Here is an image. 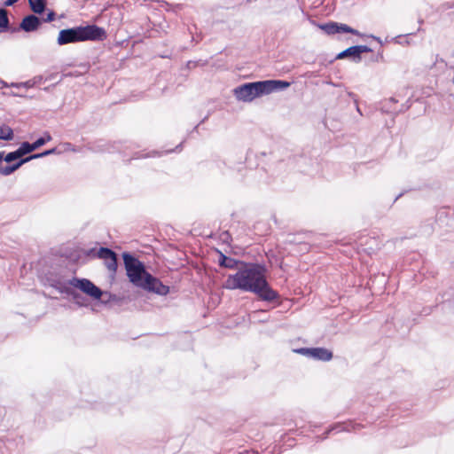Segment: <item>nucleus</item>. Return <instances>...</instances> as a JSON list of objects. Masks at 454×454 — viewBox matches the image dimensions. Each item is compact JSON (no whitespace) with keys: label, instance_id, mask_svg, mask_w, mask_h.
I'll return each mask as SVG.
<instances>
[{"label":"nucleus","instance_id":"3","mask_svg":"<svg viewBox=\"0 0 454 454\" xmlns=\"http://www.w3.org/2000/svg\"><path fill=\"white\" fill-rule=\"evenodd\" d=\"M107 38L106 30L93 23L64 28L59 32L57 43L60 46L82 42H103Z\"/></svg>","mask_w":454,"mask_h":454},{"label":"nucleus","instance_id":"20","mask_svg":"<svg viewBox=\"0 0 454 454\" xmlns=\"http://www.w3.org/2000/svg\"><path fill=\"white\" fill-rule=\"evenodd\" d=\"M17 151L20 154V157H22V156L33 152L34 148L32 147V144H30L28 142H23L20 145V146L19 147V149H17Z\"/></svg>","mask_w":454,"mask_h":454},{"label":"nucleus","instance_id":"27","mask_svg":"<svg viewBox=\"0 0 454 454\" xmlns=\"http://www.w3.org/2000/svg\"><path fill=\"white\" fill-rule=\"evenodd\" d=\"M20 0H5L4 4V6H12L16 3H18Z\"/></svg>","mask_w":454,"mask_h":454},{"label":"nucleus","instance_id":"9","mask_svg":"<svg viewBox=\"0 0 454 454\" xmlns=\"http://www.w3.org/2000/svg\"><path fill=\"white\" fill-rule=\"evenodd\" d=\"M41 25V18L35 14H28L21 20L18 30L20 29L26 33H31L37 31Z\"/></svg>","mask_w":454,"mask_h":454},{"label":"nucleus","instance_id":"22","mask_svg":"<svg viewBox=\"0 0 454 454\" xmlns=\"http://www.w3.org/2000/svg\"><path fill=\"white\" fill-rule=\"evenodd\" d=\"M21 158L20 154L18 153V151L11 152L7 153L5 156L4 155V160L6 162H12L13 160H16L18 159Z\"/></svg>","mask_w":454,"mask_h":454},{"label":"nucleus","instance_id":"28","mask_svg":"<svg viewBox=\"0 0 454 454\" xmlns=\"http://www.w3.org/2000/svg\"><path fill=\"white\" fill-rule=\"evenodd\" d=\"M197 66V62L196 61H192V60H190L187 62V67L188 68H192V67H194Z\"/></svg>","mask_w":454,"mask_h":454},{"label":"nucleus","instance_id":"31","mask_svg":"<svg viewBox=\"0 0 454 454\" xmlns=\"http://www.w3.org/2000/svg\"><path fill=\"white\" fill-rule=\"evenodd\" d=\"M44 137V140H45V144L51 140V136L48 132L44 133V137Z\"/></svg>","mask_w":454,"mask_h":454},{"label":"nucleus","instance_id":"12","mask_svg":"<svg viewBox=\"0 0 454 454\" xmlns=\"http://www.w3.org/2000/svg\"><path fill=\"white\" fill-rule=\"evenodd\" d=\"M8 31L14 33L18 31V28L11 27L10 20L8 18V12L4 8H0V33Z\"/></svg>","mask_w":454,"mask_h":454},{"label":"nucleus","instance_id":"13","mask_svg":"<svg viewBox=\"0 0 454 454\" xmlns=\"http://www.w3.org/2000/svg\"><path fill=\"white\" fill-rule=\"evenodd\" d=\"M28 4L35 14L42 15L46 10L47 2L46 0H28Z\"/></svg>","mask_w":454,"mask_h":454},{"label":"nucleus","instance_id":"39","mask_svg":"<svg viewBox=\"0 0 454 454\" xmlns=\"http://www.w3.org/2000/svg\"><path fill=\"white\" fill-rule=\"evenodd\" d=\"M143 157L142 155H137L136 158H141Z\"/></svg>","mask_w":454,"mask_h":454},{"label":"nucleus","instance_id":"34","mask_svg":"<svg viewBox=\"0 0 454 454\" xmlns=\"http://www.w3.org/2000/svg\"><path fill=\"white\" fill-rule=\"evenodd\" d=\"M156 155H160V153L158 152L153 151L152 153V154H147V155H145V157H153V156H156Z\"/></svg>","mask_w":454,"mask_h":454},{"label":"nucleus","instance_id":"2","mask_svg":"<svg viewBox=\"0 0 454 454\" xmlns=\"http://www.w3.org/2000/svg\"><path fill=\"white\" fill-rule=\"evenodd\" d=\"M291 82L285 80H262L240 84L233 89V95L242 102H251L256 98L281 91L290 87Z\"/></svg>","mask_w":454,"mask_h":454},{"label":"nucleus","instance_id":"30","mask_svg":"<svg viewBox=\"0 0 454 454\" xmlns=\"http://www.w3.org/2000/svg\"><path fill=\"white\" fill-rule=\"evenodd\" d=\"M32 80L35 81V85H36V84H40L42 82L43 77L42 76H35Z\"/></svg>","mask_w":454,"mask_h":454},{"label":"nucleus","instance_id":"7","mask_svg":"<svg viewBox=\"0 0 454 454\" xmlns=\"http://www.w3.org/2000/svg\"><path fill=\"white\" fill-rule=\"evenodd\" d=\"M140 288L160 295H167L169 293V287L163 285L159 278L153 277L152 274L146 275V278Z\"/></svg>","mask_w":454,"mask_h":454},{"label":"nucleus","instance_id":"8","mask_svg":"<svg viewBox=\"0 0 454 454\" xmlns=\"http://www.w3.org/2000/svg\"><path fill=\"white\" fill-rule=\"evenodd\" d=\"M296 352L313 359L321 361H329L333 357L332 352L325 348H302L297 349Z\"/></svg>","mask_w":454,"mask_h":454},{"label":"nucleus","instance_id":"16","mask_svg":"<svg viewBox=\"0 0 454 454\" xmlns=\"http://www.w3.org/2000/svg\"><path fill=\"white\" fill-rule=\"evenodd\" d=\"M13 138V131L12 129L6 125L0 126V139L3 140H12Z\"/></svg>","mask_w":454,"mask_h":454},{"label":"nucleus","instance_id":"14","mask_svg":"<svg viewBox=\"0 0 454 454\" xmlns=\"http://www.w3.org/2000/svg\"><path fill=\"white\" fill-rule=\"evenodd\" d=\"M237 264H238V262L236 260L227 257L223 254L220 253V258H219V265L220 266L229 268V269H233L236 267Z\"/></svg>","mask_w":454,"mask_h":454},{"label":"nucleus","instance_id":"17","mask_svg":"<svg viewBox=\"0 0 454 454\" xmlns=\"http://www.w3.org/2000/svg\"><path fill=\"white\" fill-rule=\"evenodd\" d=\"M105 264L106 268L112 271L115 272L117 270V256L116 254L114 252L113 254H111L107 260H105Z\"/></svg>","mask_w":454,"mask_h":454},{"label":"nucleus","instance_id":"37","mask_svg":"<svg viewBox=\"0 0 454 454\" xmlns=\"http://www.w3.org/2000/svg\"><path fill=\"white\" fill-rule=\"evenodd\" d=\"M356 110H357V112H358L359 114H361V111H360V109H359V107H358L357 106H356Z\"/></svg>","mask_w":454,"mask_h":454},{"label":"nucleus","instance_id":"5","mask_svg":"<svg viewBox=\"0 0 454 454\" xmlns=\"http://www.w3.org/2000/svg\"><path fill=\"white\" fill-rule=\"evenodd\" d=\"M68 283L70 286L80 289L93 299L98 300L102 295L101 289L87 278H73L68 281Z\"/></svg>","mask_w":454,"mask_h":454},{"label":"nucleus","instance_id":"18","mask_svg":"<svg viewBox=\"0 0 454 454\" xmlns=\"http://www.w3.org/2000/svg\"><path fill=\"white\" fill-rule=\"evenodd\" d=\"M35 85V81L30 79L24 82L12 83L11 87L15 88L17 90H22V89L27 90V89L33 88Z\"/></svg>","mask_w":454,"mask_h":454},{"label":"nucleus","instance_id":"21","mask_svg":"<svg viewBox=\"0 0 454 454\" xmlns=\"http://www.w3.org/2000/svg\"><path fill=\"white\" fill-rule=\"evenodd\" d=\"M113 253L114 251L107 247H100L99 250L98 251V258L103 259L105 261L107 260L108 257L111 254H113Z\"/></svg>","mask_w":454,"mask_h":454},{"label":"nucleus","instance_id":"29","mask_svg":"<svg viewBox=\"0 0 454 454\" xmlns=\"http://www.w3.org/2000/svg\"><path fill=\"white\" fill-rule=\"evenodd\" d=\"M172 53L171 52H164V54H160V57L162 59H170Z\"/></svg>","mask_w":454,"mask_h":454},{"label":"nucleus","instance_id":"6","mask_svg":"<svg viewBox=\"0 0 454 454\" xmlns=\"http://www.w3.org/2000/svg\"><path fill=\"white\" fill-rule=\"evenodd\" d=\"M318 27L329 35L341 33H349L355 35L363 36V35L358 30L344 23L329 21L327 23L320 24Z\"/></svg>","mask_w":454,"mask_h":454},{"label":"nucleus","instance_id":"32","mask_svg":"<svg viewBox=\"0 0 454 454\" xmlns=\"http://www.w3.org/2000/svg\"><path fill=\"white\" fill-rule=\"evenodd\" d=\"M383 59V54L382 52H380L378 53V55H376V58L374 59V61H380Z\"/></svg>","mask_w":454,"mask_h":454},{"label":"nucleus","instance_id":"26","mask_svg":"<svg viewBox=\"0 0 454 454\" xmlns=\"http://www.w3.org/2000/svg\"><path fill=\"white\" fill-rule=\"evenodd\" d=\"M45 144V140H44V137H40L38 138L35 142H34L32 144V147L34 148V151L36 150L37 148L41 147L42 145H43Z\"/></svg>","mask_w":454,"mask_h":454},{"label":"nucleus","instance_id":"38","mask_svg":"<svg viewBox=\"0 0 454 454\" xmlns=\"http://www.w3.org/2000/svg\"><path fill=\"white\" fill-rule=\"evenodd\" d=\"M97 151H104V149L99 147Z\"/></svg>","mask_w":454,"mask_h":454},{"label":"nucleus","instance_id":"19","mask_svg":"<svg viewBox=\"0 0 454 454\" xmlns=\"http://www.w3.org/2000/svg\"><path fill=\"white\" fill-rule=\"evenodd\" d=\"M56 151H57L56 148H52V149L44 151V152L40 153H35V154L30 155V156L25 158L24 160H26V163H27V162L30 161L31 160L39 159V158H43V157L48 156L50 154H53V153H56Z\"/></svg>","mask_w":454,"mask_h":454},{"label":"nucleus","instance_id":"33","mask_svg":"<svg viewBox=\"0 0 454 454\" xmlns=\"http://www.w3.org/2000/svg\"><path fill=\"white\" fill-rule=\"evenodd\" d=\"M20 90H16V91H13V92H12V95H13V96H19V97H21V96H22V94L20 93Z\"/></svg>","mask_w":454,"mask_h":454},{"label":"nucleus","instance_id":"11","mask_svg":"<svg viewBox=\"0 0 454 454\" xmlns=\"http://www.w3.org/2000/svg\"><path fill=\"white\" fill-rule=\"evenodd\" d=\"M4 152L0 153V174L3 176H9L12 174L14 171H16L19 168H20L23 164L26 163V160L24 159L20 160L17 163L10 166H3V160H4Z\"/></svg>","mask_w":454,"mask_h":454},{"label":"nucleus","instance_id":"36","mask_svg":"<svg viewBox=\"0 0 454 454\" xmlns=\"http://www.w3.org/2000/svg\"><path fill=\"white\" fill-rule=\"evenodd\" d=\"M325 126H327V125H328V120H327V119L325 121Z\"/></svg>","mask_w":454,"mask_h":454},{"label":"nucleus","instance_id":"23","mask_svg":"<svg viewBox=\"0 0 454 454\" xmlns=\"http://www.w3.org/2000/svg\"><path fill=\"white\" fill-rule=\"evenodd\" d=\"M56 18V13L54 11L52 10H49L47 14H46V17L45 18H42V23L43 22H51L55 20Z\"/></svg>","mask_w":454,"mask_h":454},{"label":"nucleus","instance_id":"4","mask_svg":"<svg viewBox=\"0 0 454 454\" xmlns=\"http://www.w3.org/2000/svg\"><path fill=\"white\" fill-rule=\"evenodd\" d=\"M122 257L129 281L134 286L141 287L146 275H150V273L145 270V265L130 254L124 253Z\"/></svg>","mask_w":454,"mask_h":454},{"label":"nucleus","instance_id":"10","mask_svg":"<svg viewBox=\"0 0 454 454\" xmlns=\"http://www.w3.org/2000/svg\"><path fill=\"white\" fill-rule=\"evenodd\" d=\"M336 59H349L355 63H359L362 60V56L357 55L356 45L350 46L346 50L337 54Z\"/></svg>","mask_w":454,"mask_h":454},{"label":"nucleus","instance_id":"35","mask_svg":"<svg viewBox=\"0 0 454 454\" xmlns=\"http://www.w3.org/2000/svg\"><path fill=\"white\" fill-rule=\"evenodd\" d=\"M370 36H371L372 38H373L374 40L378 41L380 44H382V42H381V40H380V37L375 36V35H370Z\"/></svg>","mask_w":454,"mask_h":454},{"label":"nucleus","instance_id":"25","mask_svg":"<svg viewBox=\"0 0 454 454\" xmlns=\"http://www.w3.org/2000/svg\"><path fill=\"white\" fill-rule=\"evenodd\" d=\"M357 55L362 56V53L372 52V50L367 45H356Z\"/></svg>","mask_w":454,"mask_h":454},{"label":"nucleus","instance_id":"15","mask_svg":"<svg viewBox=\"0 0 454 454\" xmlns=\"http://www.w3.org/2000/svg\"><path fill=\"white\" fill-rule=\"evenodd\" d=\"M357 427H359V425L352 423V422H348L346 424H338L335 427H333V428H331L329 431H327L326 434H329V432H331L333 430H338V432H340L343 430H347V431L356 430Z\"/></svg>","mask_w":454,"mask_h":454},{"label":"nucleus","instance_id":"1","mask_svg":"<svg viewBox=\"0 0 454 454\" xmlns=\"http://www.w3.org/2000/svg\"><path fill=\"white\" fill-rule=\"evenodd\" d=\"M223 287L252 292L267 301H272L278 297V293L266 281L264 268L259 264H245L235 274L228 276Z\"/></svg>","mask_w":454,"mask_h":454},{"label":"nucleus","instance_id":"24","mask_svg":"<svg viewBox=\"0 0 454 454\" xmlns=\"http://www.w3.org/2000/svg\"><path fill=\"white\" fill-rule=\"evenodd\" d=\"M357 55L362 56V53L372 52V50L367 45H356Z\"/></svg>","mask_w":454,"mask_h":454}]
</instances>
